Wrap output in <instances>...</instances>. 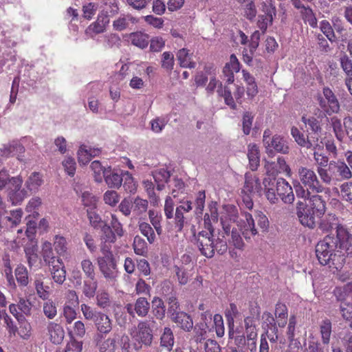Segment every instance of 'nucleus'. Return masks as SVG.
Listing matches in <instances>:
<instances>
[{"label": "nucleus", "mask_w": 352, "mask_h": 352, "mask_svg": "<svg viewBox=\"0 0 352 352\" xmlns=\"http://www.w3.org/2000/svg\"><path fill=\"white\" fill-rule=\"evenodd\" d=\"M266 198L271 204L278 201L276 193L277 179L270 177H265L262 183Z\"/></svg>", "instance_id": "ddd939ff"}, {"label": "nucleus", "mask_w": 352, "mask_h": 352, "mask_svg": "<svg viewBox=\"0 0 352 352\" xmlns=\"http://www.w3.org/2000/svg\"><path fill=\"white\" fill-rule=\"evenodd\" d=\"M272 21L273 17L271 14L259 15L257 25L263 33H265L267 28L268 22L272 23Z\"/></svg>", "instance_id": "4d7b16f0"}, {"label": "nucleus", "mask_w": 352, "mask_h": 352, "mask_svg": "<svg viewBox=\"0 0 352 352\" xmlns=\"http://www.w3.org/2000/svg\"><path fill=\"white\" fill-rule=\"evenodd\" d=\"M133 246L136 254L144 255L147 252L146 241L139 236H135Z\"/></svg>", "instance_id": "79ce46f5"}, {"label": "nucleus", "mask_w": 352, "mask_h": 352, "mask_svg": "<svg viewBox=\"0 0 352 352\" xmlns=\"http://www.w3.org/2000/svg\"><path fill=\"white\" fill-rule=\"evenodd\" d=\"M331 124L336 138L339 140H342L344 136V131L342 129L341 120L336 116H333L331 118Z\"/></svg>", "instance_id": "58836bf2"}, {"label": "nucleus", "mask_w": 352, "mask_h": 352, "mask_svg": "<svg viewBox=\"0 0 352 352\" xmlns=\"http://www.w3.org/2000/svg\"><path fill=\"white\" fill-rule=\"evenodd\" d=\"M120 199L118 192L115 190H107L104 195V201L105 204L111 206H116Z\"/></svg>", "instance_id": "603ef678"}, {"label": "nucleus", "mask_w": 352, "mask_h": 352, "mask_svg": "<svg viewBox=\"0 0 352 352\" xmlns=\"http://www.w3.org/2000/svg\"><path fill=\"white\" fill-rule=\"evenodd\" d=\"M340 67L349 78L352 76V60L346 54H342L340 58Z\"/></svg>", "instance_id": "ea45409f"}, {"label": "nucleus", "mask_w": 352, "mask_h": 352, "mask_svg": "<svg viewBox=\"0 0 352 352\" xmlns=\"http://www.w3.org/2000/svg\"><path fill=\"white\" fill-rule=\"evenodd\" d=\"M100 228L103 233L105 241L114 243L116 241V235L111 228L104 222L102 225H100Z\"/></svg>", "instance_id": "8fccbe9b"}, {"label": "nucleus", "mask_w": 352, "mask_h": 352, "mask_svg": "<svg viewBox=\"0 0 352 352\" xmlns=\"http://www.w3.org/2000/svg\"><path fill=\"white\" fill-rule=\"evenodd\" d=\"M141 233L147 238L150 243H153L155 240V234L152 227L146 222L141 223L139 226Z\"/></svg>", "instance_id": "a19ab883"}, {"label": "nucleus", "mask_w": 352, "mask_h": 352, "mask_svg": "<svg viewBox=\"0 0 352 352\" xmlns=\"http://www.w3.org/2000/svg\"><path fill=\"white\" fill-rule=\"evenodd\" d=\"M333 27L334 32L338 34V41L346 42L349 38V33L343 22L339 18L333 19Z\"/></svg>", "instance_id": "bb28decb"}, {"label": "nucleus", "mask_w": 352, "mask_h": 352, "mask_svg": "<svg viewBox=\"0 0 352 352\" xmlns=\"http://www.w3.org/2000/svg\"><path fill=\"white\" fill-rule=\"evenodd\" d=\"M17 304L18 309L21 314H25L26 316H31L32 304L29 300L19 298Z\"/></svg>", "instance_id": "49530a36"}, {"label": "nucleus", "mask_w": 352, "mask_h": 352, "mask_svg": "<svg viewBox=\"0 0 352 352\" xmlns=\"http://www.w3.org/2000/svg\"><path fill=\"white\" fill-rule=\"evenodd\" d=\"M277 197H280L285 204H292L294 201V194L292 186L283 178L277 179Z\"/></svg>", "instance_id": "1a4fd4ad"}, {"label": "nucleus", "mask_w": 352, "mask_h": 352, "mask_svg": "<svg viewBox=\"0 0 352 352\" xmlns=\"http://www.w3.org/2000/svg\"><path fill=\"white\" fill-rule=\"evenodd\" d=\"M98 5L95 3H89L82 7L83 16L87 19H91L96 14Z\"/></svg>", "instance_id": "13d9d810"}, {"label": "nucleus", "mask_w": 352, "mask_h": 352, "mask_svg": "<svg viewBox=\"0 0 352 352\" xmlns=\"http://www.w3.org/2000/svg\"><path fill=\"white\" fill-rule=\"evenodd\" d=\"M2 155L6 157L17 155V159L22 161L19 154L24 153V146L17 141H13L8 144H4L1 148Z\"/></svg>", "instance_id": "6ab92c4d"}, {"label": "nucleus", "mask_w": 352, "mask_h": 352, "mask_svg": "<svg viewBox=\"0 0 352 352\" xmlns=\"http://www.w3.org/2000/svg\"><path fill=\"white\" fill-rule=\"evenodd\" d=\"M239 314V311L236 305L234 303L230 304V309H226L225 316L228 321L229 327V337L234 334V318L236 317Z\"/></svg>", "instance_id": "7c9ffc66"}, {"label": "nucleus", "mask_w": 352, "mask_h": 352, "mask_svg": "<svg viewBox=\"0 0 352 352\" xmlns=\"http://www.w3.org/2000/svg\"><path fill=\"white\" fill-rule=\"evenodd\" d=\"M109 23L107 12H102L98 15L96 22L93 23L88 27V30L92 31L95 34L102 33L105 30V27Z\"/></svg>", "instance_id": "4be33fe9"}, {"label": "nucleus", "mask_w": 352, "mask_h": 352, "mask_svg": "<svg viewBox=\"0 0 352 352\" xmlns=\"http://www.w3.org/2000/svg\"><path fill=\"white\" fill-rule=\"evenodd\" d=\"M336 240V248L342 253L350 256L352 254V234L346 228L342 226H338L336 228V236H333Z\"/></svg>", "instance_id": "20e7f679"}, {"label": "nucleus", "mask_w": 352, "mask_h": 352, "mask_svg": "<svg viewBox=\"0 0 352 352\" xmlns=\"http://www.w3.org/2000/svg\"><path fill=\"white\" fill-rule=\"evenodd\" d=\"M34 285L38 296L43 300L47 299L49 294L48 292L43 288V282L42 281L40 275H38V277H36L34 281Z\"/></svg>", "instance_id": "bf43d9fd"}, {"label": "nucleus", "mask_w": 352, "mask_h": 352, "mask_svg": "<svg viewBox=\"0 0 352 352\" xmlns=\"http://www.w3.org/2000/svg\"><path fill=\"white\" fill-rule=\"evenodd\" d=\"M332 324L329 319H324L320 324V333L322 342L324 345H328L330 342V338L332 332Z\"/></svg>", "instance_id": "393cba45"}, {"label": "nucleus", "mask_w": 352, "mask_h": 352, "mask_svg": "<svg viewBox=\"0 0 352 352\" xmlns=\"http://www.w3.org/2000/svg\"><path fill=\"white\" fill-rule=\"evenodd\" d=\"M133 207V198L131 197L124 198L119 205L120 212L126 217L130 215Z\"/></svg>", "instance_id": "09e8293b"}, {"label": "nucleus", "mask_w": 352, "mask_h": 352, "mask_svg": "<svg viewBox=\"0 0 352 352\" xmlns=\"http://www.w3.org/2000/svg\"><path fill=\"white\" fill-rule=\"evenodd\" d=\"M15 276L21 285L26 286L28 284V270L25 266L19 265L15 270Z\"/></svg>", "instance_id": "4c0bfd02"}, {"label": "nucleus", "mask_w": 352, "mask_h": 352, "mask_svg": "<svg viewBox=\"0 0 352 352\" xmlns=\"http://www.w3.org/2000/svg\"><path fill=\"white\" fill-rule=\"evenodd\" d=\"M291 134L294 138L295 142L301 147L306 148L307 149L314 148L316 149L320 146L317 143L318 137L311 136L305 135L296 126H292L291 129Z\"/></svg>", "instance_id": "0eeeda50"}, {"label": "nucleus", "mask_w": 352, "mask_h": 352, "mask_svg": "<svg viewBox=\"0 0 352 352\" xmlns=\"http://www.w3.org/2000/svg\"><path fill=\"white\" fill-rule=\"evenodd\" d=\"M340 188L342 197L352 203V183L343 184Z\"/></svg>", "instance_id": "338daca9"}, {"label": "nucleus", "mask_w": 352, "mask_h": 352, "mask_svg": "<svg viewBox=\"0 0 352 352\" xmlns=\"http://www.w3.org/2000/svg\"><path fill=\"white\" fill-rule=\"evenodd\" d=\"M305 10L304 19L306 22L312 28H316L318 25V21L315 16L312 10L309 7L302 8Z\"/></svg>", "instance_id": "6e6d98bb"}, {"label": "nucleus", "mask_w": 352, "mask_h": 352, "mask_svg": "<svg viewBox=\"0 0 352 352\" xmlns=\"http://www.w3.org/2000/svg\"><path fill=\"white\" fill-rule=\"evenodd\" d=\"M131 43L141 49L146 48L149 43V36L142 32H132L130 34Z\"/></svg>", "instance_id": "a878e982"}, {"label": "nucleus", "mask_w": 352, "mask_h": 352, "mask_svg": "<svg viewBox=\"0 0 352 352\" xmlns=\"http://www.w3.org/2000/svg\"><path fill=\"white\" fill-rule=\"evenodd\" d=\"M135 313L141 318L146 317L150 310V303L144 297H139L135 302Z\"/></svg>", "instance_id": "c85d7f7f"}, {"label": "nucleus", "mask_w": 352, "mask_h": 352, "mask_svg": "<svg viewBox=\"0 0 352 352\" xmlns=\"http://www.w3.org/2000/svg\"><path fill=\"white\" fill-rule=\"evenodd\" d=\"M254 116L250 112H245L243 116V131L245 135H249L251 131Z\"/></svg>", "instance_id": "3c124183"}, {"label": "nucleus", "mask_w": 352, "mask_h": 352, "mask_svg": "<svg viewBox=\"0 0 352 352\" xmlns=\"http://www.w3.org/2000/svg\"><path fill=\"white\" fill-rule=\"evenodd\" d=\"M298 175L302 183L309 186L313 191L322 192L324 190V187L320 184L316 174L311 169L300 167L298 169Z\"/></svg>", "instance_id": "423d86ee"}, {"label": "nucleus", "mask_w": 352, "mask_h": 352, "mask_svg": "<svg viewBox=\"0 0 352 352\" xmlns=\"http://www.w3.org/2000/svg\"><path fill=\"white\" fill-rule=\"evenodd\" d=\"M329 172L333 179H349L352 177L351 172L348 166L342 161H331L329 163Z\"/></svg>", "instance_id": "9b49d317"}, {"label": "nucleus", "mask_w": 352, "mask_h": 352, "mask_svg": "<svg viewBox=\"0 0 352 352\" xmlns=\"http://www.w3.org/2000/svg\"><path fill=\"white\" fill-rule=\"evenodd\" d=\"M91 170L94 171V176L95 181L96 182L100 183L102 181L103 177V170L104 169H107L106 168H104L101 163L98 161L95 160L91 162L90 166Z\"/></svg>", "instance_id": "37998d69"}, {"label": "nucleus", "mask_w": 352, "mask_h": 352, "mask_svg": "<svg viewBox=\"0 0 352 352\" xmlns=\"http://www.w3.org/2000/svg\"><path fill=\"white\" fill-rule=\"evenodd\" d=\"M20 183H23V179L20 175L10 177L5 168L0 171V190L6 188L10 190L11 186L18 187Z\"/></svg>", "instance_id": "2eb2a0df"}, {"label": "nucleus", "mask_w": 352, "mask_h": 352, "mask_svg": "<svg viewBox=\"0 0 352 352\" xmlns=\"http://www.w3.org/2000/svg\"><path fill=\"white\" fill-rule=\"evenodd\" d=\"M256 221L258 226L262 230L263 232L267 231L269 228V221L265 214L262 212H257L256 217Z\"/></svg>", "instance_id": "680f3d73"}, {"label": "nucleus", "mask_w": 352, "mask_h": 352, "mask_svg": "<svg viewBox=\"0 0 352 352\" xmlns=\"http://www.w3.org/2000/svg\"><path fill=\"white\" fill-rule=\"evenodd\" d=\"M63 166L65 170L69 176L73 177L76 172V162L74 158L69 157L66 158L63 162Z\"/></svg>", "instance_id": "052dcab7"}, {"label": "nucleus", "mask_w": 352, "mask_h": 352, "mask_svg": "<svg viewBox=\"0 0 352 352\" xmlns=\"http://www.w3.org/2000/svg\"><path fill=\"white\" fill-rule=\"evenodd\" d=\"M174 66V56L170 52H165L162 54V67L168 72H170Z\"/></svg>", "instance_id": "de8ad7c7"}, {"label": "nucleus", "mask_w": 352, "mask_h": 352, "mask_svg": "<svg viewBox=\"0 0 352 352\" xmlns=\"http://www.w3.org/2000/svg\"><path fill=\"white\" fill-rule=\"evenodd\" d=\"M269 147L273 148L276 151L282 154H287L289 152V147L287 141L280 135L272 137Z\"/></svg>", "instance_id": "5701e85b"}, {"label": "nucleus", "mask_w": 352, "mask_h": 352, "mask_svg": "<svg viewBox=\"0 0 352 352\" xmlns=\"http://www.w3.org/2000/svg\"><path fill=\"white\" fill-rule=\"evenodd\" d=\"M123 188L126 192L135 193L137 190V185L134 181L132 175L128 171H125L123 175Z\"/></svg>", "instance_id": "c9c22d12"}, {"label": "nucleus", "mask_w": 352, "mask_h": 352, "mask_svg": "<svg viewBox=\"0 0 352 352\" xmlns=\"http://www.w3.org/2000/svg\"><path fill=\"white\" fill-rule=\"evenodd\" d=\"M98 280L96 278H85L81 286H78L82 294L88 298H94L98 289Z\"/></svg>", "instance_id": "412c9836"}, {"label": "nucleus", "mask_w": 352, "mask_h": 352, "mask_svg": "<svg viewBox=\"0 0 352 352\" xmlns=\"http://www.w3.org/2000/svg\"><path fill=\"white\" fill-rule=\"evenodd\" d=\"M152 308L154 316L162 320L165 316L166 308L164 301L159 297H154L152 300Z\"/></svg>", "instance_id": "473e14b6"}, {"label": "nucleus", "mask_w": 352, "mask_h": 352, "mask_svg": "<svg viewBox=\"0 0 352 352\" xmlns=\"http://www.w3.org/2000/svg\"><path fill=\"white\" fill-rule=\"evenodd\" d=\"M296 215L300 223L309 228H314L316 226L317 216L311 214V210L306 205V200H298L296 206Z\"/></svg>", "instance_id": "39448f33"}, {"label": "nucleus", "mask_w": 352, "mask_h": 352, "mask_svg": "<svg viewBox=\"0 0 352 352\" xmlns=\"http://www.w3.org/2000/svg\"><path fill=\"white\" fill-rule=\"evenodd\" d=\"M340 310L346 324L352 329V311L346 308L342 305H340Z\"/></svg>", "instance_id": "774afa93"}, {"label": "nucleus", "mask_w": 352, "mask_h": 352, "mask_svg": "<svg viewBox=\"0 0 352 352\" xmlns=\"http://www.w3.org/2000/svg\"><path fill=\"white\" fill-rule=\"evenodd\" d=\"M320 29L331 43H336L338 41V38L334 32L333 27L328 21H322L320 23Z\"/></svg>", "instance_id": "2f4dec72"}, {"label": "nucleus", "mask_w": 352, "mask_h": 352, "mask_svg": "<svg viewBox=\"0 0 352 352\" xmlns=\"http://www.w3.org/2000/svg\"><path fill=\"white\" fill-rule=\"evenodd\" d=\"M177 326L186 332H189L193 327V321L190 315L184 311L179 312L170 319Z\"/></svg>", "instance_id": "f3484780"}, {"label": "nucleus", "mask_w": 352, "mask_h": 352, "mask_svg": "<svg viewBox=\"0 0 352 352\" xmlns=\"http://www.w3.org/2000/svg\"><path fill=\"white\" fill-rule=\"evenodd\" d=\"M23 183H20L18 187L11 186L10 189V199L14 205L19 204L28 196V192L25 189H21Z\"/></svg>", "instance_id": "b1692460"}, {"label": "nucleus", "mask_w": 352, "mask_h": 352, "mask_svg": "<svg viewBox=\"0 0 352 352\" xmlns=\"http://www.w3.org/2000/svg\"><path fill=\"white\" fill-rule=\"evenodd\" d=\"M245 193L257 192L258 195H262L263 187L258 177H252L245 174L243 190Z\"/></svg>", "instance_id": "dca6fc26"}, {"label": "nucleus", "mask_w": 352, "mask_h": 352, "mask_svg": "<svg viewBox=\"0 0 352 352\" xmlns=\"http://www.w3.org/2000/svg\"><path fill=\"white\" fill-rule=\"evenodd\" d=\"M42 256L45 263H47L48 261H51L54 257H55L51 243L48 241H45L43 243L42 247Z\"/></svg>", "instance_id": "5fc2aeb1"}, {"label": "nucleus", "mask_w": 352, "mask_h": 352, "mask_svg": "<svg viewBox=\"0 0 352 352\" xmlns=\"http://www.w3.org/2000/svg\"><path fill=\"white\" fill-rule=\"evenodd\" d=\"M3 319L10 336H14L18 332V327L14 324L12 319L5 311L3 314Z\"/></svg>", "instance_id": "864d4df0"}, {"label": "nucleus", "mask_w": 352, "mask_h": 352, "mask_svg": "<svg viewBox=\"0 0 352 352\" xmlns=\"http://www.w3.org/2000/svg\"><path fill=\"white\" fill-rule=\"evenodd\" d=\"M116 344V338H108L101 344L100 352H115Z\"/></svg>", "instance_id": "0e129e2a"}, {"label": "nucleus", "mask_w": 352, "mask_h": 352, "mask_svg": "<svg viewBox=\"0 0 352 352\" xmlns=\"http://www.w3.org/2000/svg\"><path fill=\"white\" fill-rule=\"evenodd\" d=\"M231 239V243L236 248L241 250L243 248L244 243L237 229L233 228L232 230Z\"/></svg>", "instance_id": "e2e57ef3"}, {"label": "nucleus", "mask_w": 352, "mask_h": 352, "mask_svg": "<svg viewBox=\"0 0 352 352\" xmlns=\"http://www.w3.org/2000/svg\"><path fill=\"white\" fill-rule=\"evenodd\" d=\"M80 267L85 278H96V267L90 259H83L80 263Z\"/></svg>", "instance_id": "f704fd0d"}, {"label": "nucleus", "mask_w": 352, "mask_h": 352, "mask_svg": "<svg viewBox=\"0 0 352 352\" xmlns=\"http://www.w3.org/2000/svg\"><path fill=\"white\" fill-rule=\"evenodd\" d=\"M152 323H155V321H141L138 324L136 340L146 346H150L153 341V331L151 328Z\"/></svg>", "instance_id": "6e6552de"}, {"label": "nucleus", "mask_w": 352, "mask_h": 352, "mask_svg": "<svg viewBox=\"0 0 352 352\" xmlns=\"http://www.w3.org/2000/svg\"><path fill=\"white\" fill-rule=\"evenodd\" d=\"M185 211L184 206H179L177 207L175 217V227L177 228L178 232H181L184 226V212Z\"/></svg>", "instance_id": "c03bdc74"}, {"label": "nucleus", "mask_w": 352, "mask_h": 352, "mask_svg": "<svg viewBox=\"0 0 352 352\" xmlns=\"http://www.w3.org/2000/svg\"><path fill=\"white\" fill-rule=\"evenodd\" d=\"M174 344V336L172 330L169 327H165L161 336V346L170 350Z\"/></svg>", "instance_id": "e433bc0d"}, {"label": "nucleus", "mask_w": 352, "mask_h": 352, "mask_svg": "<svg viewBox=\"0 0 352 352\" xmlns=\"http://www.w3.org/2000/svg\"><path fill=\"white\" fill-rule=\"evenodd\" d=\"M47 331L50 335V341L54 344H60L62 343L65 331L63 328L58 324L50 322L47 326Z\"/></svg>", "instance_id": "a211bd4d"}, {"label": "nucleus", "mask_w": 352, "mask_h": 352, "mask_svg": "<svg viewBox=\"0 0 352 352\" xmlns=\"http://www.w3.org/2000/svg\"><path fill=\"white\" fill-rule=\"evenodd\" d=\"M123 175L122 171L111 169V167H108L103 170L104 179L110 188L118 189L122 186Z\"/></svg>", "instance_id": "f8f14e48"}, {"label": "nucleus", "mask_w": 352, "mask_h": 352, "mask_svg": "<svg viewBox=\"0 0 352 352\" xmlns=\"http://www.w3.org/2000/svg\"><path fill=\"white\" fill-rule=\"evenodd\" d=\"M302 122L307 125L310 130L313 132L314 136L318 137L319 134L322 131V126L320 124V122L314 116H310L307 118L303 116L301 118Z\"/></svg>", "instance_id": "cd10ccee"}, {"label": "nucleus", "mask_w": 352, "mask_h": 352, "mask_svg": "<svg viewBox=\"0 0 352 352\" xmlns=\"http://www.w3.org/2000/svg\"><path fill=\"white\" fill-rule=\"evenodd\" d=\"M42 183L43 180L40 174L37 172H34L26 181L25 186L30 191L36 192Z\"/></svg>", "instance_id": "72a5a7b5"}, {"label": "nucleus", "mask_w": 352, "mask_h": 352, "mask_svg": "<svg viewBox=\"0 0 352 352\" xmlns=\"http://www.w3.org/2000/svg\"><path fill=\"white\" fill-rule=\"evenodd\" d=\"M316 255L322 265H328L329 268L340 270L345 263L344 253L336 248L333 236L327 235L316 245Z\"/></svg>", "instance_id": "f257e3e1"}, {"label": "nucleus", "mask_w": 352, "mask_h": 352, "mask_svg": "<svg viewBox=\"0 0 352 352\" xmlns=\"http://www.w3.org/2000/svg\"><path fill=\"white\" fill-rule=\"evenodd\" d=\"M97 305L101 308H105L110 305L109 296L108 293L102 292L96 295Z\"/></svg>", "instance_id": "69168bd1"}, {"label": "nucleus", "mask_w": 352, "mask_h": 352, "mask_svg": "<svg viewBox=\"0 0 352 352\" xmlns=\"http://www.w3.org/2000/svg\"><path fill=\"white\" fill-rule=\"evenodd\" d=\"M322 93L328 104V108L325 110L326 113L330 116L332 113H338L340 111V106L332 90L325 87L323 88Z\"/></svg>", "instance_id": "4468645a"}, {"label": "nucleus", "mask_w": 352, "mask_h": 352, "mask_svg": "<svg viewBox=\"0 0 352 352\" xmlns=\"http://www.w3.org/2000/svg\"><path fill=\"white\" fill-rule=\"evenodd\" d=\"M306 205L312 212L311 214L320 219L326 212V201L322 196L316 195L306 200Z\"/></svg>", "instance_id": "9d476101"}, {"label": "nucleus", "mask_w": 352, "mask_h": 352, "mask_svg": "<svg viewBox=\"0 0 352 352\" xmlns=\"http://www.w3.org/2000/svg\"><path fill=\"white\" fill-rule=\"evenodd\" d=\"M81 311L85 319L94 322L98 331V337L102 338L103 335L111 331L112 322L107 314L98 311L86 304L81 305Z\"/></svg>", "instance_id": "f03ea898"}, {"label": "nucleus", "mask_w": 352, "mask_h": 352, "mask_svg": "<svg viewBox=\"0 0 352 352\" xmlns=\"http://www.w3.org/2000/svg\"><path fill=\"white\" fill-rule=\"evenodd\" d=\"M248 157L250 168L252 171L256 170L260 165V152L256 144H250L248 145Z\"/></svg>", "instance_id": "aec40b11"}, {"label": "nucleus", "mask_w": 352, "mask_h": 352, "mask_svg": "<svg viewBox=\"0 0 352 352\" xmlns=\"http://www.w3.org/2000/svg\"><path fill=\"white\" fill-rule=\"evenodd\" d=\"M214 233H208L206 231H201L197 235L194 234L195 244L201 254L207 258H212L214 255V241L213 240Z\"/></svg>", "instance_id": "7ed1b4c3"}, {"label": "nucleus", "mask_w": 352, "mask_h": 352, "mask_svg": "<svg viewBox=\"0 0 352 352\" xmlns=\"http://www.w3.org/2000/svg\"><path fill=\"white\" fill-rule=\"evenodd\" d=\"M98 265L100 271L107 279H113L116 276L117 266L111 267L109 263H106L102 258H98Z\"/></svg>", "instance_id": "c756f323"}, {"label": "nucleus", "mask_w": 352, "mask_h": 352, "mask_svg": "<svg viewBox=\"0 0 352 352\" xmlns=\"http://www.w3.org/2000/svg\"><path fill=\"white\" fill-rule=\"evenodd\" d=\"M133 210L136 214H142L146 211L148 208V201L146 199H141L139 197L133 199Z\"/></svg>", "instance_id": "a18cd8bd"}]
</instances>
